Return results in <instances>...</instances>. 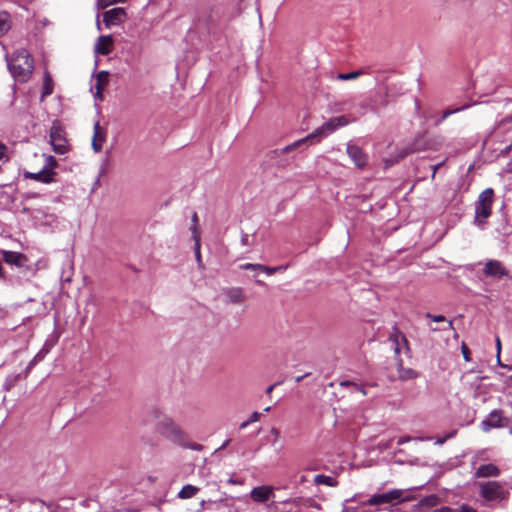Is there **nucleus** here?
<instances>
[{"mask_svg": "<svg viewBox=\"0 0 512 512\" xmlns=\"http://www.w3.org/2000/svg\"><path fill=\"white\" fill-rule=\"evenodd\" d=\"M304 378V376H299L296 378V382H300L302 379Z\"/></svg>", "mask_w": 512, "mask_h": 512, "instance_id": "58", "label": "nucleus"}, {"mask_svg": "<svg viewBox=\"0 0 512 512\" xmlns=\"http://www.w3.org/2000/svg\"><path fill=\"white\" fill-rule=\"evenodd\" d=\"M181 446L184 447V448H188V449L194 450V451H201L203 449V446L201 444H199V443H196V442L190 443V442H188L187 435H185V445H181Z\"/></svg>", "mask_w": 512, "mask_h": 512, "instance_id": "35", "label": "nucleus"}, {"mask_svg": "<svg viewBox=\"0 0 512 512\" xmlns=\"http://www.w3.org/2000/svg\"><path fill=\"white\" fill-rule=\"evenodd\" d=\"M507 422L508 419L503 416V411L494 409L481 421L480 427L482 431L489 432L492 429L506 426Z\"/></svg>", "mask_w": 512, "mask_h": 512, "instance_id": "6", "label": "nucleus"}, {"mask_svg": "<svg viewBox=\"0 0 512 512\" xmlns=\"http://www.w3.org/2000/svg\"><path fill=\"white\" fill-rule=\"evenodd\" d=\"M448 325H449V328L453 329V323H452V321H449V322H448Z\"/></svg>", "mask_w": 512, "mask_h": 512, "instance_id": "59", "label": "nucleus"}, {"mask_svg": "<svg viewBox=\"0 0 512 512\" xmlns=\"http://www.w3.org/2000/svg\"><path fill=\"white\" fill-rule=\"evenodd\" d=\"M270 410H271V407H270V406H268V407H266V408L264 409V412H269Z\"/></svg>", "mask_w": 512, "mask_h": 512, "instance_id": "60", "label": "nucleus"}, {"mask_svg": "<svg viewBox=\"0 0 512 512\" xmlns=\"http://www.w3.org/2000/svg\"><path fill=\"white\" fill-rule=\"evenodd\" d=\"M426 317L430 318L434 322H443L446 320V318L443 315H432L430 313H427Z\"/></svg>", "mask_w": 512, "mask_h": 512, "instance_id": "42", "label": "nucleus"}, {"mask_svg": "<svg viewBox=\"0 0 512 512\" xmlns=\"http://www.w3.org/2000/svg\"><path fill=\"white\" fill-rule=\"evenodd\" d=\"M480 496L487 502L507 501L510 491L504 483L498 481H486L478 484Z\"/></svg>", "mask_w": 512, "mask_h": 512, "instance_id": "2", "label": "nucleus"}, {"mask_svg": "<svg viewBox=\"0 0 512 512\" xmlns=\"http://www.w3.org/2000/svg\"><path fill=\"white\" fill-rule=\"evenodd\" d=\"M274 387H275V384L270 385V386L266 389V393H267V394H271V393H272V391H273V389H274Z\"/></svg>", "mask_w": 512, "mask_h": 512, "instance_id": "54", "label": "nucleus"}, {"mask_svg": "<svg viewBox=\"0 0 512 512\" xmlns=\"http://www.w3.org/2000/svg\"><path fill=\"white\" fill-rule=\"evenodd\" d=\"M8 69L13 78L20 82H27L34 70L33 59L25 49L16 51L11 58L6 56Z\"/></svg>", "mask_w": 512, "mask_h": 512, "instance_id": "1", "label": "nucleus"}, {"mask_svg": "<svg viewBox=\"0 0 512 512\" xmlns=\"http://www.w3.org/2000/svg\"><path fill=\"white\" fill-rule=\"evenodd\" d=\"M483 274L487 277L501 279L508 276L509 272L501 261L491 259L484 264Z\"/></svg>", "mask_w": 512, "mask_h": 512, "instance_id": "9", "label": "nucleus"}, {"mask_svg": "<svg viewBox=\"0 0 512 512\" xmlns=\"http://www.w3.org/2000/svg\"><path fill=\"white\" fill-rule=\"evenodd\" d=\"M159 433L177 445H185L186 433L170 418L158 424Z\"/></svg>", "mask_w": 512, "mask_h": 512, "instance_id": "4", "label": "nucleus"}, {"mask_svg": "<svg viewBox=\"0 0 512 512\" xmlns=\"http://www.w3.org/2000/svg\"><path fill=\"white\" fill-rule=\"evenodd\" d=\"M456 430H453L452 432H450L449 434H447L445 437L443 438H437L435 443L436 444H439V445H442L443 443H445V441L449 438H452L456 435Z\"/></svg>", "mask_w": 512, "mask_h": 512, "instance_id": "39", "label": "nucleus"}, {"mask_svg": "<svg viewBox=\"0 0 512 512\" xmlns=\"http://www.w3.org/2000/svg\"><path fill=\"white\" fill-rule=\"evenodd\" d=\"M109 83V73L107 71H100L95 76V83L92 86V89H95L96 92L94 94L95 98H102V91Z\"/></svg>", "mask_w": 512, "mask_h": 512, "instance_id": "18", "label": "nucleus"}, {"mask_svg": "<svg viewBox=\"0 0 512 512\" xmlns=\"http://www.w3.org/2000/svg\"><path fill=\"white\" fill-rule=\"evenodd\" d=\"M231 485H242L244 481L242 479L229 478L227 481Z\"/></svg>", "mask_w": 512, "mask_h": 512, "instance_id": "46", "label": "nucleus"}, {"mask_svg": "<svg viewBox=\"0 0 512 512\" xmlns=\"http://www.w3.org/2000/svg\"><path fill=\"white\" fill-rule=\"evenodd\" d=\"M106 141V130L100 126L99 122L94 124V134L92 138V148L95 152H100Z\"/></svg>", "mask_w": 512, "mask_h": 512, "instance_id": "17", "label": "nucleus"}, {"mask_svg": "<svg viewBox=\"0 0 512 512\" xmlns=\"http://www.w3.org/2000/svg\"><path fill=\"white\" fill-rule=\"evenodd\" d=\"M97 29L101 30V26H100V22L99 21H97Z\"/></svg>", "mask_w": 512, "mask_h": 512, "instance_id": "61", "label": "nucleus"}, {"mask_svg": "<svg viewBox=\"0 0 512 512\" xmlns=\"http://www.w3.org/2000/svg\"><path fill=\"white\" fill-rule=\"evenodd\" d=\"M241 244L243 246L249 245V235L247 233H242V235H241Z\"/></svg>", "mask_w": 512, "mask_h": 512, "instance_id": "45", "label": "nucleus"}, {"mask_svg": "<svg viewBox=\"0 0 512 512\" xmlns=\"http://www.w3.org/2000/svg\"><path fill=\"white\" fill-rule=\"evenodd\" d=\"M383 504H389L386 493L372 495L367 501L361 503V507L366 505L379 507Z\"/></svg>", "mask_w": 512, "mask_h": 512, "instance_id": "24", "label": "nucleus"}, {"mask_svg": "<svg viewBox=\"0 0 512 512\" xmlns=\"http://www.w3.org/2000/svg\"><path fill=\"white\" fill-rule=\"evenodd\" d=\"M412 152H414V149H412V148H407V149H405V150L402 152V154L400 155V158H403V157H405L406 155H408V154H410V153H412Z\"/></svg>", "mask_w": 512, "mask_h": 512, "instance_id": "49", "label": "nucleus"}, {"mask_svg": "<svg viewBox=\"0 0 512 512\" xmlns=\"http://www.w3.org/2000/svg\"><path fill=\"white\" fill-rule=\"evenodd\" d=\"M216 503H224V500L221 499V500L217 501Z\"/></svg>", "mask_w": 512, "mask_h": 512, "instance_id": "63", "label": "nucleus"}, {"mask_svg": "<svg viewBox=\"0 0 512 512\" xmlns=\"http://www.w3.org/2000/svg\"><path fill=\"white\" fill-rule=\"evenodd\" d=\"M53 80L50 73L46 70L43 75V86H42V94L41 101H43L47 96L53 93Z\"/></svg>", "mask_w": 512, "mask_h": 512, "instance_id": "23", "label": "nucleus"}, {"mask_svg": "<svg viewBox=\"0 0 512 512\" xmlns=\"http://www.w3.org/2000/svg\"><path fill=\"white\" fill-rule=\"evenodd\" d=\"M388 497L389 504H398L402 502L411 501L413 497L409 494L408 490L393 489L385 492Z\"/></svg>", "mask_w": 512, "mask_h": 512, "instance_id": "16", "label": "nucleus"}, {"mask_svg": "<svg viewBox=\"0 0 512 512\" xmlns=\"http://www.w3.org/2000/svg\"><path fill=\"white\" fill-rule=\"evenodd\" d=\"M11 28L10 15L5 11H0V36L6 34Z\"/></svg>", "mask_w": 512, "mask_h": 512, "instance_id": "27", "label": "nucleus"}, {"mask_svg": "<svg viewBox=\"0 0 512 512\" xmlns=\"http://www.w3.org/2000/svg\"><path fill=\"white\" fill-rule=\"evenodd\" d=\"M126 18V10L122 7L112 8L103 14V22L107 28L121 25Z\"/></svg>", "mask_w": 512, "mask_h": 512, "instance_id": "8", "label": "nucleus"}, {"mask_svg": "<svg viewBox=\"0 0 512 512\" xmlns=\"http://www.w3.org/2000/svg\"><path fill=\"white\" fill-rule=\"evenodd\" d=\"M50 347L45 344L43 348L33 357V359L28 363L26 369H25V376H27L31 370L39 363L41 362L45 356L49 353Z\"/></svg>", "mask_w": 512, "mask_h": 512, "instance_id": "22", "label": "nucleus"}, {"mask_svg": "<svg viewBox=\"0 0 512 512\" xmlns=\"http://www.w3.org/2000/svg\"><path fill=\"white\" fill-rule=\"evenodd\" d=\"M398 377L402 381L415 379L419 376L418 372L412 368H405L401 359H397Z\"/></svg>", "mask_w": 512, "mask_h": 512, "instance_id": "21", "label": "nucleus"}, {"mask_svg": "<svg viewBox=\"0 0 512 512\" xmlns=\"http://www.w3.org/2000/svg\"><path fill=\"white\" fill-rule=\"evenodd\" d=\"M126 0H97V7L99 9H105L106 7L116 4V3H125Z\"/></svg>", "mask_w": 512, "mask_h": 512, "instance_id": "33", "label": "nucleus"}, {"mask_svg": "<svg viewBox=\"0 0 512 512\" xmlns=\"http://www.w3.org/2000/svg\"><path fill=\"white\" fill-rule=\"evenodd\" d=\"M192 225H199L197 213H193L192 215Z\"/></svg>", "mask_w": 512, "mask_h": 512, "instance_id": "50", "label": "nucleus"}, {"mask_svg": "<svg viewBox=\"0 0 512 512\" xmlns=\"http://www.w3.org/2000/svg\"><path fill=\"white\" fill-rule=\"evenodd\" d=\"M461 351H462V355H463L464 360L466 362L471 361L470 351H469V348L467 347V345L465 343H462Z\"/></svg>", "mask_w": 512, "mask_h": 512, "instance_id": "38", "label": "nucleus"}, {"mask_svg": "<svg viewBox=\"0 0 512 512\" xmlns=\"http://www.w3.org/2000/svg\"><path fill=\"white\" fill-rule=\"evenodd\" d=\"M242 270H253V271H260L261 264L258 263H246L239 266Z\"/></svg>", "mask_w": 512, "mask_h": 512, "instance_id": "36", "label": "nucleus"}, {"mask_svg": "<svg viewBox=\"0 0 512 512\" xmlns=\"http://www.w3.org/2000/svg\"><path fill=\"white\" fill-rule=\"evenodd\" d=\"M2 258L7 264L14 265L17 267H23L26 264V262L28 261V258L26 255H24L20 252L7 251V250L2 251Z\"/></svg>", "mask_w": 512, "mask_h": 512, "instance_id": "15", "label": "nucleus"}, {"mask_svg": "<svg viewBox=\"0 0 512 512\" xmlns=\"http://www.w3.org/2000/svg\"><path fill=\"white\" fill-rule=\"evenodd\" d=\"M342 512H355L353 508L344 507Z\"/></svg>", "mask_w": 512, "mask_h": 512, "instance_id": "56", "label": "nucleus"}, {"mask_svg": "<svg viewBox=\"0 0 512 512\" xmlns=\"http://www.w3.org/2000/svg\"><path fill=\"white\" fill-rule=\"evenodd\" d=\"M199 491V488L194 486V485H190V484H187L185 485L178 493V497L180 499H190L192 497H194Z\"/></svg>", "mask_w": 512, "mask_h": 512, "instance_id": "28", "label": "nucleus"}, {"mask_svg": "<svg viewBox=\"0 0 512 512\" xmlns=\"http://www.w3.org/2000/svg\"><path fill=\"white\" fill-rule=\"evenodd\" d=\"M191 233H192V238L194 240V243H201L200 242L201 232H200L199 225H192L191 226Z\"/></svg>", "mask_w": 512, "mask_h": 512, "instance_id": "34", "label": "nucleus"}, {"mask_svg": "<svg viewBox=\"0 0 512 512\" xmlns=\"http://www.w3.org/2000/svg\"><path fill=\"white\" fill-rule=\"evenodd\" d=\"M434 512H456V510H453L450 507H441L439 509L434 510Z\"/></svg>", "mask_w": 512, "mask_h": 512, "instance_id": "47", "label": "nucleus"}, {"mask_svg": "<svg viewBox=\"0 0 512 512\" xmlns=\"http://www.w3.org/2000/svg\"><path fill=\"white\" fill-rule=\"evenodd\" d=\"M499 475L500 469L492 463L479 466L474 473L476 478L497 477Z\"/></svg>", "mask_w": 512, "mask_h": 512, "instance_id": "19", "label": "nucleus"}, {"mask_svg": "<svg viewBox=\"0 0 512 512\" xmlns=\"http://www.w3.org/2000/svg\"><path fill=\"white\" fill-rule=\"evenodd\" d=\"M496 347H497L498 356H499L500 355V350H501V342H500L499 338L496 339Z\"/></svg>", "mask_w": 512, "mask_h": 512, "instance_id": "51", "label": "nucleus"}, {"mask_svg": "<svg viewBox=\"0 0 512 512\" xmlns=\"http://www.w3.org/2000/svg\"><path fill=\"white\" fill-rule=\"evenodd\" d=\"M225 302L228 304H242L246 301L247 295L242 287H228L223 290Z\"/></svg>", "mask_w": 512, "mask_h": 512, "instance_id": "10", "label": "nucleus"}, {"mask_svg": "<svg viewBox=\"0 0 512 512\" xmlns=\"http://www.w3.org/2000/svg\"><path fill=\"white\" fill-rule=\"evenodd\" d=\"M340 385H341V386H345V387L351 386V387H353V389H354L355 391H360V392L362 393V395H364V396L366 395V391H365V389H364V388L359 387L356 383H353V382H350V381H342V382L340 383Z\"/></svg>", "mask_w": 512, "mask_h": 512, "instance_id": "37", "label": "nucleus"}, {"mask_svg": "<svg viewBox=\"0 0 512 512\" xmlns=\"http://www.w3.org/2000/svg\"><path fill=\"white\" fill-rule=\"evenodd\" d=\"M270 433L277 439L280 436V432L277 428L272 427L270 429Z\"/></svg>", "mask_w": 512, "mask_h": 512, "instance_id": "48", "label": "nucleus"}, {"mask_svg": "<svg viewBox=\"0 0 512 512\" xmlns=\"http://www.w3.org/2000/svg\"><path fill=\"white\" fill-rule=\"evenodd\" d=\"M50 143L55 153L65 154L68 152V143L65 138V133L60 126H52L50 130Z\"/></svg>", "mask_w": 512, "mask_h": 512, "instance_id": "7", "label": "nucleus"}, {"mask_svg": "<svg viewBox=\"0 0 512 512\" xmlns=\"http://www.w3.org/2000/svg\"><path fill=\"white\" fill-rule=\"evenodd\" d=\"M287 268H288V266H287V265H285V266H277V267H275L276 272L285 271Z\"/></svg>", "mask_w": 512, "mask_h": 512, "instance_id": "52", "label": "nucleus"}, {"mask_svg": "<svg viewBox=\"0 0 512 512\" xmlns=\"http://www.w3.org/2000/svg\"><path fill=\"white\" fill-rule=\"evenodd\" d=\"M256 283L258 285H260V286H264L265 285V283L263 281H261V280H256Z\"/></svg>", "mask_w": 512, "mask_h": 512, "instance_id": "57", "label": "nucleus"}, {"mask_svg": "<svg viewBox=\"0 0 512 512\" xmlns=\"http://www.w3.org/2000/svg\"><path fill=\"white\" fill-rule=\"evenodd\" d=\"M355 498H356V495H355V496H352V498H351L350 500H346V502H348V501H352V500H354Z\"/></svg>", "mask_w": 512, "mask_h": 512, "instance_id": "62", "label": "nucleus"}, {"mask_svg": "<svg viewBox=\"0 0 512 512\" xmlns=\"http://www.w3.org/2000/svg\"><path fill=\"white\" fill-rule=\"evenodd\" d=\"M315 485H326L329 487H336L338 485L337 480L334 477L327 476L324 474H318L314 477Z\"/></svg>", "mask_w": 512, "mask_h": 512, "instance_id": "26", "label": "nucleus"}, {"mask_svg": "<svg viewBox=\"0 0 512 512\" xmlns=\"http://www.w3.org/2000/svg\"><path fill=\"white\" fill-rule=\"evenodd\" d=\"M114 40L111 35L99 36L94 45V53L97 55H108L113 50Z\"/></svg>", "mask_w": 512, "mask_h": 512, "instance_id": "14", "label": "nucleus"}, {"mask_svg": "<svg viewBox=\"0 0 512 512\" xmlns=\"http://www.w3.org/2000/svg\"><path fill=\"white\" fill-rule=\"evenodd\" d=\"M456 512H477L474 508L468 505H462Z\"/></svg>", "mask_w": 512, "mask_h": 512, "instance_id": "43", "label": "nucleus"}, {"mask_svg": "<svg viewBox=\"0 0 512 512\" xmlns=\"http://www.w3.org/2000/svg\"><path fill=\"white\" fill-rule=\"evenodd\" d=\"M274 496V488L267 485L255 487L250 492V498L258 503H264L274 498Z\"/></svg>", "mask_w": 512, "mask_h": 512, "instance_id": "12", "label": "nucleus"}, {"mask_svg": "<svg viewBox=\"0 0 512 512\" xmlns=\"http://www.w3.org/2000/svg\"><path fill=\"white\" fill-rule=\"evenodd\" d=\"M511 379H512V375H511Z\"/></svg>", "mask_w": 512, "mask_h": 512, "instance_id": "64", "label": "nucleus"}, {"mask_svg": "<svg viewBox=\"0 0 512 512\" xmlns=\"http://www.w3.org/2000/svg\"><path fill=\"white\" fill-rule=\"evenodd\" d=\"M206 504H207V501L202 500V501L200 502V509H201V510L205 509V505H206Z\"/></svg>", "mask_w": 512, "mask_h": 512, "instance_id": "55", "label": "nucleus"}, {"mask_svg": "<svg viewBox=\"0 0 512 512\" xmlns=\"http://www.w3.org/2000/svg\"><path fill=\"white\" fill-rule=\"evenodd\" d=\"M494 201V191L492 188H487L482 191L475 204V217L474 222L478 226H483L492 212V205Z\"/></svg>", "mask_w": 512, "mask_h": 512, "instance_id": "3", "label": "nucleus"}, {"mask_svg": "<svg viewBox=\"0 0 512 512\" xmlns=\"http://www.w3.org/2000/svg\"><path fill=\"white\" fill-rule=\"evenodd\" d=\"M348 124V120L344 116H337L329 119L322 126L318 127L312 132V136L314 137L316 142H319L321 139L327 137L329 134L333 133L337 128L346 126Z\"/></svg>", "mask_w": 512, "mask_h": 512, "instance_id": "5", "label": "nucleus"}, {"mask_svg": "<svg viewBox=\"0 0 512 512\" xmlns=\"http://www.w3.org/2000/svg\"><path fill=\"white\" fill-rule=\"evenodd\" d=\"M260 416H261V414H260L259 412H256V411H255V412H253L247 420L243 421V422L240 424L239 428H240V429H245V428H246V427H248L251 423L257 422V421L260 419Z\"/></svg>", "mask_w": 512, "mask_h": 512, "instance_id": "32", "label": "nucleus"}, {"mask_svg": "<svg viewBox=\"0 0 512 512\" xmlns=\"http://www.w3.org/2000/svg\"><path fill=\"white\" fill-rule=\"evenodd\" d=\"M260 271L266 273L267 275H273L274 273H276L275 267H269V266H265L263 264H261Z\"/></svg>", "mask_w": 512, "mask_h": 512, "instance_id": "41", "label": "nucleus"}, {"mask_svg": "<svg viewBox=\"0 0 512 512\" xmlns=\"http://www.w3.org/2000/svg\"><path fill=\"white\" fill-rule=\"evenodd\" d=\"M363 74H365L364 70H357L349 73H341L337 76V79L342 81L354 80Z\"/></svg>", "mask_w": 512, "mask_h": 512, "instance_id": "30", "label": "nucleus"}, {"mask_svg": "<svg viewBox=\"0 0 512 512\" xmlns=\"http://www.w3.org/2000/svg\"><path fill=\"white\" fill-rule=\"evenodd\" d=\"M7 147L5 144L0 142V160L3 159L6 156Z\"/></svg>", "mask_w": 512, "mask_h": 512, "instance_id": "44", "label": "nucleus"}, {"mask_svg": "<svg viewBox=\"0 0 512 512\" xmlns=\"http://www.w3.org/2000/svg\"><path fill=\"white\" fill-rule=\"evenodd\" d=\"M468 107H469V105L466 104V105H463V106L455 108V109H447V110H445L443 112L442 116L435 121V125L436 126L440 125L445 119H447L452 114H455L457 112L463 111V110L467 109Z\"/></svg>", "mask_w": 512, "mask_h": 512, "instance_id": "29", "label": "nucleus"}, {"mask_svg": "<svg viewBox=\"0 0 512 512\" xmlns=\"http://www.w3.org/2000/svg\"><path fill=\"white\" fill-rule=\"evenodd\" d=\"M347 154L349 158L354 162L355 166L363 169L368 163V156L361 148L356 145H347Z\"/></svg>", "mask_w": 512, "mask_h": 512, "instance_id": "13", "label": "nucleus"}, {"mask_svg": "<svg viewBox=\"0 0 512 512\" xmlns=\"http://www.w3.org/2000/svg\"><path fill=\"white\" fill-rule=\"evenodd\" d=\"M315 141L314 137L312 136V133H310L309 135H307L306 137L302 138V139H299L287 146H285L283 149H282V153H289L291 152L292 150L300 147L302 144H305V143H310V144H313Z\"/></svg>", "mask_w": 512, "mask_h": 512, "instance_id": "25", "label": "nucleus"}, {"mask_svg": "<svg viewBox=\"0 0 512 512\" xmlns=\"http://www.w3.org/2000/svg\"><path fill=\"white\" fill-rule=\"evenodd\" d=\"M44 157H45V164H44L43 169L47 172L55 173L54 169L57 166L56 159L51 155H48V156L44 155Z\"/></svg>", "mask_w": 512, "mask_h": 512, "instance_id": "31", "label": "nucleus"}, {"mask_svg": "<svg viewBox=\"0 0 512 512\" xmlns=\"http://www.w3.org/2000/svg\"><path fill=\"white\" fill-rule=\"evenodd\" d=\"M389 341L392 343V348L396 356H399L402 351L409 353L408 340L400 331L395 330L391 333Z\"/></svg>", "mask_w": 512, "mask_h": 512, "instance_id": "11", "label": "nucleus"}, {"mask_svg": "<svg viewBox=\"0 0 512 512\" xmlns=\"http://www.w3.org/2000/svg\"><path fill=\"white\" fill-rule=\"evenodd\" d=\"M230 443V439H227L220 447L219 449H225Z\"/></svg>", "mask_w": 512, "mask_h": 512, "instance_id": "53", "label": "nucleus"}, {"mask_svg": "<svg viewBox=\"0 0 512 512\" xmlns=\"http://www.w3.org/2000/svg\"><path fill=\"white\" fill-rule=\"evenodd\" d=\"M54 175H55V173L47 172L43 168L39 172H36V173H32V172L25 173L26 178L33 179L35 181L45 183V184L54 182Z\"/></svg>", "mask_w": 512, "mask_h": 512, "instance_id": "20", "label": "nucleus"}, {"mask_svg": "<svg viewBox=\"0 0 512 512\" xmlns=\"http://www.w3.org/2000/svg\"><path fill=\"white\" fill-rule=\"evenodd\" d=\"M200 248H201V243H194V252H195V257H196V260L199 264H201V251H200Z\"/></svg>", "mask_w": 512, "mask_h": 512, "instance_id": "40", "label": "nucleus"}]
</instances>
